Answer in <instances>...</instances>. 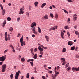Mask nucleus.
<instances>
[{
  "label": "nucleus",
  "instance_id": "11",
  "mask_svg": "<svg viewBox=\"0 0 79 79\" xmlns=\"http://www.w3.org/2000/svg\"><path fill=\"white\" fill-rule=\"evenodd\" d=\"M45 37L46 38V40L47 42H48L49 40V37L47 35H45Z\"/></svg>",
  "mask_w": 79,
  "mask_h": 79
},
{
  "label": "nucleus",
  "instance_id": "17",
  "mask_svg": "<svg viewBox=\"0 0 79 79\" xmlns=\"http://www.w3.org/2000/svg\"><path fill=\"white\" fill-rule=\"evenodd\" d=\"M5 10L4 9L2 12V15H5Z\"/></svg>",
  "mask_w": 79,
  "mask_h": 79
},
{
  "label": "nucleus",
  "instance_id": "39",
  "mask_svg": "<svg viewBox=\"0 0 79 79\" xmlns=\"http://www.w3.org/2000/svg\"><path fill=\"white\" fill-rule=\"evenodd\" d=\"M67 1H68L69 2H71L72 3L73 2V1L72 0H67Z\"/></svg>",
  "mask_w": 79,
  "mask_h": 79
},
{
  "label": "nucleus",
  "instance_id": "51",
  "mask_svg": "<svg viewBox=\"0 0 79 79\" xmlns=\"http://www.w3.org/2000/svg\"><path fill=\"white\" fill-rule=\"evenodd\" d=\"M67 34L68 35V37H69V36H70V35L69 34V33L67 32Z\"/></svg>",
  "mask_w": 79,
  "mask_h": 79
},
{
  "label": "nucleus",
  "instance_id": "52",
  "mask_svg": "<svg viewBox=\"0 0 79 79\" xmlns=\"http://www.w3.org/2000/svg\"><path fill=\"white\" fill-rule=\"evenodd\" d=\"M75 57L77 58H79V56H78V55H76Z\"/></svg>",
  "mask_w": 79,
  "mask_h": 79
},
{
  "label": "nucleus",
  "instance_id": "43",
  "mask_svg": "<svg viewBox=\"0 0 79 79\" xmlns=\"http://www.w3.org/2000/svg\"><path fill=\"white\" fill-rule=\"evenodd\" d=\"M37 48H35L34 49V52H37Z\"/></svg>",
  "mask_w": 79,
  "mask_h": 79
},
{
  "label": "nucleus",
  "instance_id": "55",
  "mask_svg": "<svg viewBox=\"0 0 79 79\" xmlns=\"http://www.w3.org/2000/svg\"><path fill=\"white\" fill-rule=\"evenodd\" d=\"M52 79H55V77L53 76V74H52Z\"/></svg>",
  "mask_w": 79,
  "mask_h": 79
},
{
  "label": "nucleus",
  "instance_id": "24",
  "mask_svg": "<svg viewBox=\"0 0 79 79\" xmlns=\"http://www.w3.org/2000/svg\"><path fill=\"white\" fill-rule=\"evenodd\" d=\"M13 27H10V29H9V31H10L11 32H12V31H13Z\"/></svg>",
  "mask_w": 79,
  "mask_h": 79
},
{
  "label": "nucleus",
  "instance_id": "14",
  "mask_svg": "<svg viewBox=\"0 0 79 79\" xmlns=\"http://www.w3.org/2000/svg\"><path fill=\"white\" fill-rule=\"evenodd\" d=\"M72 70L73 71V72H74L75 71H76V68L73 67L72 68Z\"/></svg>",
  "mask_w": 79,
  "mask_h": 79
},
{
  "label": "nucleus",
  "instance_id": "53",
  "mask_svg": "<svg viewBox=\"0 0 79 79\" xmlns=\"http://www.w3.org/2000/svg\"><path fill=\"white\" fill-rule=\"evenodd\" d=\"M55 73V74H59V72H56Z\"/></svg>",
  "mask_w": 79,
  "mask_h": 79
},
{
  "label": "nucleus",
  "instance_id": "50",
  "mask_svg": "<svg viewBox=\"0 0 79 79\" xmlns=\"http://www.w3.org/2000/svg\"><path fill=\"white\" fill-rule=\"evenodd\" d=\"M40 54H41V55H43L44 54V53H43V52H42V51L40 52Z\"/></svg>",
  "mask_w": 79,
  "mask_h": 79
},
{
  "label": "nucleus",
  "instance_id": "46",
  "mask_svg": "<svg viewBox=\"0 0 79 79\" xmlns=\"http://www.w3.org/2000/svg\"><path fill=\"white\" fill-rule=\"evenodd\" d=\"M42 78L43 79H46L45 77L44 76H42Z\"/></svg>",
  "mask_w": 79,
  "mask_h": 79
},
{
  "label": "nucleus",
  "instance_id": "58",
  "mask_svg": "<svg viewBox=\"0 0 79 79\" xmlns=\"http://www.w3.org/2000/svg\"><path fill=\"white\" fill-rule=\"evenodd\" d=\"M52 7H53V8H55V5H52Z\"/></svg>",
  "mask_w": 79,
  "mask_h": 79
},
{
  "label": "nucleus",
  "instance_id": "47",
  "mask_svg": "<svg viewBox=\"0 0 79 79\" xmlns=\"http://www.w3.org/2000/svg\"><path fill=\"white\" fill-rule=\"evenodd\" d=\"M20 19V18L19 17V18H18L17 19V21H19Z\"/></svg>",
  "mask_w": 79,
  "mask_h": 79
},
{
  "label": "nucleus",
  "instance_id": "33",
  "mask_svg": "<svg viewBox=\"0 0 79 79\" xmlns=\"http://www.w3.org/2000/svg\"><path fill=\"white\" fill-rule=\"evenodd\" d=\"M7 19L8 21H11V18L8 17L7 18Z\"/></svg>",
  "mask_w": 79,
  "mask_h": 79
},
{
  "label": "nucleus",
  "instance_id": "4",
  "mask_svg": "<svg viewBox=\"0 0 79 79\" xmlns=\"http://www.w3.org/2000/svg\"><path fill=\"white\" fill-rule=\"evenodd\" d=\"M6 56L5 55L4 56L1 57H0V61H3L5 60V58H6Z\"/></svg>",
  "mask_w": 79,
  "mask_h": 79
},
{
  "label": "nucleus",
  "instance_id": "36",
  "mask_svg": "<svg viewBox=\"0 0 79 79\" xmlns=\"http://www.w3.org/2000/svg\"><path fill=\"white\" fill-rule=\"evenodd\" d=\"M50 16L52 17V18H53V14L52 13H51L50 14Z\"/></svg>",
  "mask_w": 79,
  "mask_h": 79
},
{
  "label": "nucleus",
  "instance_id": "56",
  "mask_svg": "<svg viewBox=\"0 0 79 79\" xmlns=\"http://www.w3.org/2000/svg\"><path fill=\"white\" fill-rule=\"evenodd\" d=\"M16 73H18L19 74V73L20 74H21V73H20V70H19V71H18V72H16Z\"/></svg>",
  "mask_w": 79,
  "mask_h": 79
},
{
  "label": "nucleus",
  "instance_id": "9",
  "mask_svg": "<svg viewBox=\"0 0 79 79\" xmlns=\"http://www.w3.org/2000/svg\"><path fill=\"white\" fill-rule=\"evenodd\" d=\"M38 49L40 52H42L43 51V48H41V46H39Z\"/></svg>",
  "mask_w": 79,
  "mask_h": 79
},
{
  "label": "nucleus",
  "instance_id": "8",
  "mask_svg": "<svg viewBox=\"0 0 79 79\" xmlns=\"http://www.w3.org/2000/svg\"><path fill=\"white\" fill-rule=\"evenodd\" d=\"M23 10H22V8H21L20 10V11L19 14L20 15H21V14L22 13V14H23L24 13V11H23Z\"/></svg>",
  "mask_w": 79,
  "mask_h": 79
},
{
  "label": "nucleus",
  "instance_id": "27",
  "mask_svg": "<svg viewBox=\"0 0 79 79\" xmlns=\"http://www.w3.org/2000/svg\"><path fill=\"white\" fill-rule=\"evenodd\" d=\"M62 52H66V48H63Z\"/></svg>",
  "mask_w": 79,
  "mask_h": 79
},
{
  "label": "nucleus",
  "instance_id": "31",
  "mask_svg": "<svg viewBox=\"0 0 79 79\" xmlns=\"http://www.w3.org/2000/svg\"><path fill=\"white\" fill-rule=\"evenodd\" d=\"M63 10H64V13H67V14H68V12L67 11V10H64V9H63Z\"/></svg>",
  "mask_w": 79,
  "mask_h": 79
},
{
  "label": "nucleus",
  "instance_id": "7",
  "mask_svg": "<svg viewBox=\"0 0 79 79\" xmlns=\"http://www.w3.org/2000/svg\"><path fill=\"white\" fill-rule=\"evenodd\" d=\"M68 44L69 45H70V46H71L72 45H73V42L71 41H69L68 43Z\"/></svg>",
  "mask_w": 79,
  "mask_h": 79
},
{
  "label": "nucleus",
  "instance_id": "64",
  "mask_svg": "<svg viewBox=\"0 0 79 79\" xmlns=\"http://www.w3.org/2000/svg\"><path fill=\"white\" fill-rule=\"evenodd\" d=\"M31 79H34V77H32L31 78Z\"/></svg>",
  "mask_w": 79,
  "mask_h": 79
},
{
  "label": "nucleus",
  "instance_id": "25",
  "mask_svg": "<svg viewBox=\"0 0 79 79\" xmlns=\"http://www.w3.org/2000/svg\"><path fill=\"white\" fill-rule=\"evenodd\" d=\"M44 18L45 19H48V15H46L44 17Z\"/></svg>",
  "mask_w": 79,
  "mask_h": 79
},
{
  "label": "nucleus",
  "instance_id": "13",
  "mask_svg": "<svg viewBox=\"0 0 79 79\" xmlns=\"http://www.w3.org/2000/svg\"><path fill=\"white\" fill-rule=\"evenodd\" d=\"M47 4L46 3H44L42 4V5L41 6V8H44V6H45V5H46Z\"/></svg>",
  "mask_w": 79,
  "mask_h": 79
},
{
  "label": "nucleus",
  "instance_id": "16",
  "mask_svg": "<svg viewBox=\"0 0 79 79\" xmlns=\"http://www.w3.org/2000/svg\"><path fill=\"white\" fill-rule=\"evenodd\" d=\"M60 60H61L62 62H63L64 61H65L66 60L65 59L63 58H61L60 59Z\"/></svg>",
  "mask_w": 79,
  "mask_h": 79
},
{
  "label": "nucleus",
  "instance_id": "62",
  "mask_svg": "<svg viewBox=\"0 0 79 79\" xmlns=\"http://www.w3.org/2000/svg\"><path fill=\"white\" fill-rule=\"evenodd\" d=\"M32 37H35V35H32Z\"/></svg>",
  "mask_w": 79,
  "mask_h": 79
},
{
  "label": "nucleus",
  "instance_id": "44",
  "mask_svg": "<svg viewBox=\"0 0 79 79\" xmlns=\"http://www.w3.org/2000/svg\"><path fill=\"white\" fill-rule=\"evenodd\" d=\"M52 29V30H53V31H55V28H54V27H52L51 28Z\"/></svg>",
  "mask_w": 79,
  "mask_h": 79
},
{
  "label": "nucleus",
  "instance_id": "15",
  "mask_svg": "<svg viewBox=\"0 0 79 79\" xmlns=\"http://www.w3.org/2000/svg\"><path fill=\"white\" fill-rule=\"evenodd\" d=\"M66 70L67 71H71V68L70 67H69L67 68Z\"/></svg>",
  "mask_w": 79,
  "mask_h": 79
},
{
  "label": "nucleus",
  "instance_id": "42",
  "mask_svg": "<svg viewBox=\"0 0 79 79\" xmlns=\"http://www.w3.org/2000/svg\"><path fill=\"white\" fill-rule=\"evenodd\" d=\"M8 51V49H6V50H5L4 52V53H5L6 52H7Z\"/></svg>",
  "mask_w": 79,
  "mask_h": 79
},
{
  "label": "nucleus",
  "instance_id": "37",
  "mask_svg": "<svg viewBox=\"0 0 79 79\" xmlns=\"http://www.w3.org/2000/svg\"><path fill=\"white\" fill-rule=\"evenodd\" d=\"M33 33H34L36 35H37V31H33Z\"/></svg>",
  "mask_w": 79,
  "mask_h": 79
},
{
  "label": "nucleus",
  "instance_id": "61",
  "mask_svg": "<svg viewBox=\"0 0 79 79\" xmlns=\"http://www.w3.org/2000/svg\"><path fill=\"white\" fill-rule=\"evenodd\" d=\"M50 9H51V10H52V6H50L49 7Z\"/></svg>",
  "mask_w": 79,
  "mask_h": 79
},
{
  "label": "nucleus",
  "instance_id": "57",
  "mask_svg": "<svg viewBox=\"0 0 79 79\" xmlns=\"http://www.w3.org/2000/svg\"><path fill=\"white\" fill-rule=\"evenodd\" d=\"M3 64V62H0V65H2V64Z\"/></svg>",
  "mask_w": 79,
  "mask_h": 79
},
{
  "label": "nucleus",
  "instance_id": "38",
  "mask_svg": "<svg viewBox=\"0 0 79 79\" xmlns=\"http://www.w3.org/2000/svg\"><path fill=\"white\" fill-rule=\"evenodd\" d=\"M76 71H79V67L78 68H76Z\"/></svg>",
  "mask_w": 79,
  "mask_h": 79
},
{
  "label": "nucleus",
  "instance_id": "34",
  "mask_svg": "<svg viewBox=\"0 0 79 79\" xmlns=\"http://www.w3.org/2000/svg\"><path fill=\"white\" fill-rule=\"evenodd\" d=\"M30 63L31 64V66H34V64H33L32 62H30Z\"/></svg>",
  "mask_w": 79,
  "mask_h": 79
},
{
  "label": "nucleus",
  "instance_id": "26",
  "mask_svg": "<svg viewBox=\"0 0 79 79\" xmlns=\"http://www.w3.org/2000/svg\"><path fill=\"white\" fill-rule=\"evenodd\" d=\"M32 29L33 30H32L33 32L35 31V27H34L33 28H32Z\"/></svg>",
  "mask_w": 79,
  "mask_h": 79
},
{
  "label": "nucleus",
  "instance_id": "12",
  "mask_svg": "<svg viewBox=\"0 0 79 79\" xmlns=\"http://www.w3.org/2000/svg\"><path fill=\"white\" fill-rule=\"evenodd\" d=\"M29 61H32V62H33V61H34V59H28L27 60V62H28Z\"/></svg>",
  "mask_w": 79,
  "mask_h": 79
},
{
  "label": "nucleus",
  "instance_id": "20",
  "mask_svg": "<svg viewBox=\"0 0 79 79\" xmlns=\"http://www.w3.org/2000/svg\"><path fill=\"white\" fill-rule=\"evenodd\" d=\"M26 77L27 78V79H29V73H28L27 74Z\"/></svg>",
  "mask_w": 79,
  "mask_h": 79
},
{
  "label": "nucleus",
  "instance_id": "29",
  "mask_svg": "<svg viewBox=\"0 0 79 79\" xmlns=\"http://www.w3.org/2000/svg\"><path fill=\"white\" fill-rule=\"evenodd\" d=\"M66 61H64L63 62V63H62V65H64V64H65L66 63Z\"/></svg>",
  "mask_w": 79,
  "mask_h": 79
},
{
  "label": "nucleus",
  "instance_id": "63",
  "mask_svg": "<svg viewBox=\"0 0 79 79\" xmlns=\"http://www.w3.org/2000/svg\"><path fill=\"white\" fill-rule=\"evenodd\" d=\"M49 73H50L51 74H52V71H49Z\"/></svg>",
  "mask_w": 79,
  "mask_h": 79
},
{
  "label": "nucleus",
  "instance_id": "54",
  "mask_svg": "<svg viewBox=\"0 0 79 79\" xmlns=\"http://www.w3.org/2000/svg\"><path fill=\"white\" fill-rule=\"evenodd\" d=\"M26 15H27V16H29V13L28 12L27 13Z\"/></svg>",
  "mask_w": 79,
  "mask_h": 79
},
{
  "label": "nucleus",
  "instance_id": "23",
  "mask_svg": "<svg viewBox=\"0 0 79 79\" xmlns=\"http://www.w3.org/2000/svg\"><path fill=\"white\" fill-rule=\"evenodd\" d=\"M25 59H24V57L22 58L21 59V61H22L23 62H24V61H25Z\"/></svg>",
  "mask_w": 79,
  "mask_h": 79
},
{
  "label": "nucleus",
  "instance_id": "19",
  "mask_svg": "<svg viewBox=\"0 0 79 79\" xmlns=\"http://www.w3.org/2000/svg\"><path fill=\"white\" fill-rule=\"evenodd\" d=\"M38 32L40 33H41V29H40V28L39 27H38Z\"/></svg>",
  "mask_w": 79,
  "mask_h": 79
},
{
  "label": "nucleus",
  "instance_id": "41",
  "mask_svg": "<svg viewBox=\"0 0 79 79\" xmlns=\"http://www.w3.org/2000/svg\"><path fill=\"white\" fill-rule=\"evenodd\" d=\"M75 34H76V35H78V32L77 31H75Z\"/></svg>",
  "mask_w": 79,
  "mask_h": 79
},
{
  "label": "nucleus",
  "instance_id": "60",
  "mask_svg": "<svg viewBox=\"0 0 79 79\" xmlns=\"http://www.w3.org/2000/svg\"><path fill=\"white\" fill-rule=\"evenodd\" d=\"M19 35H20L19 33H18L17 37H19Z\"/></svg>",
  "mask_w": 79,
  "mask_h": 79
},
{
  "label": "nucleus",
  "instance_id": "2",
  "mask_svg": "<svg viewBox=\"0 0 79 79\" xmlns=\"http://www.w3.org/2000/svg\"><path fill=\"white\" fill-rule=\"evenodd\" d=\"M5 40H6V41H8V39L9 40H10V35H7V36H8V37H7V32H6L5 33Z\"/></svg>",
  "mask_w": 79,
  "mask_h": 79
},
{
  "label": "nucleus",
  "instance_id": "48",
  "mask_svg": "<svg viewBox=\"0 0 79 79\" xmlns=\"http://www.w3.org/2000/svg\"><path fill=\"white\" fill-rule=\"evenodd\" d=\"M13 49V52H14L15 53V50L14 49V48H12Z\"/></svg>",
  "mask_w": 79,
  "mask_h": 79
},
{
  "label": "nucleus",
  "instance_id": "5",
  "mask_svg": "<svg viewBox=\"0 0 79 79\" xmlns=\"http://www.w3.org/2000/svg\"><path fill=\"white\" fill-rule=\"evenodd\" d=\"M36 25H37L36 23L35 22H33L31 24V27L32 28V27H34V26L35 27V26H36Z\"/></svg>",
  "mask_w": 79,
  "mask_h": 79
},
{
  "label": "nucleus",
  "instance_id": "10",
  "mask_svg": "<svg viewBox=\"0 0 79 79\" xmlns=\"http://www.w3.org/2000/svg\"><path fill=\"white\" fill-rule=\"evenodd\" d=\"M63 35H64V33H63V31H61V36L62 39H64V37L63 36Z\"/></svg>",
  "mask_w": 79,
  "mask_h": 79
},
{
  "label": "nucleus",
  "instance_id": "40",
  "mask_svg": "<svg viewBox=\"0 0 79 79\" xmlns=\"http://www.w3.org/2000/svg\"><path fill=\"white\" fill-rule=\"evenodd\" d=\"M9 47H11V48H12V49L14 48L13 47V46L11 44H10L9 46Z\"/></svg>",
  "mask_w": 79,
  "mask_h": 79
},
{
  "label": "nucleus",
  "instance_id": "18",
  "mask_svg": "<svg viewBox=\"0 0 79 79\" xmlns=\"http://www.w3.org/2000/svg\"><path fill=\"white\" fill-rule=\"evenodd\" d=\"M34 4L35 6H37V5H38V2H35Z\"/></svg>",
  "mask_w": 79,
  "mask_h": 79
},
{
  "label": "nucleus",
  "instance_id": "30",
  "mask_svg": "<svg viewBox=\"0 0 79 79\" xmlns=\"http://www.w3.org/2000/svg\"><path fill=\"white\" fill-rule=\"evenodd\" d=\"M65 68H68V66H69V63H67L66 65H65Z\"/></svg>",
  "mask_w": 79,
  "mask_h": 79
},
{
  "label": "nucleus",
  "instance_id": "1",
  "mask_svg": "<svg viewBox=\"0 0 79 79\" xmlns=\"http://www.w3.org/2000/svg\"><path fill=\"white\" fill-rule=\"evenodd\" d=\"M23 35L22 37L20 39V42L21 44V46H23V44L24 45H26V43H25V41H23Z\"/></svg>",
  "mask_w": 79,
  "mask_h": 79
},
{
  "label": "nucleus",
  "instance_id": "22",
  "mask_svg": "<svg viewBox=\"0 0 79 79\" xmlns=\"http://www.w3.org/2000/svg\"><path fill=\"white\" fill-rule=\"evenodd\" d=\"M10 79H13V74L11 73L10 75Z\"/></svg>",
  "mask_w": 79,
  "mask_h": 79
},
{
  "label": "nucleus",
  "instance_id": "3",
  "mask_svg": "<svg viewBox=\"0 0 79 79\" xmlns=\"http://www.w3.org/2000/svg\"><path fill=\"white\" fill-rule=\"evenodd\" d=\"M6 65L4 64L2 65V72L4 73L6 69Z\"/></svg>",
  "mask_w": 79,
  "mask_h": 79
},
{
  "label": "nucleus",
  "instance_id": "28",
  "mask_svg": "<svg viewBox=\"0 0 79 79\" xmlns=\"http://www.w3.org/2000/svg\"><path fill=\"white\" fill-rule=\"evenodd\" d=\"M37 55L36 54H35L33 56V58L36 59L37 58Z\"/></svg>",
  "mask_w": 79,
  "mask_h": 79
},
{
  "label": "nucleus",
  "instance_id": "21",
  "mask_svg": "<svg viewBox=\"0 0 79 79\" xmlns=\"http://www.w3.org/2000/svg\"><path fill=\"white\" fill-rule=\"evenodd\" d=\"M71 50H74L75 49V46H73L71 48Z\"/></svg>",
  "mask_w": 79,
  "mask_h": 79
},
{
  "label": "nucleus",
  "instance_id": "32",
  "mask_svg": "<svg viewBox=\"0 0 79 79\" xmlns=\"http://www.w3.org/2000/svg\"><path fill=\"white\" fill-rule=\"evenodd\" d=\"M64 28L65 29H69V27H68V26H65Z\"/></svg>",
  "mask_w": 79,
  "mask_h": 79
},
{
  "label": "nucleus",
  "instance_id": "59",
  "mask_svg": "<svg viewBox=\"0 0 79 79\" xmlns=\"http://www.w3.org/2000/svg\"><path fill=\"white\" fill-rule=\"evenodd\" d=\"M5 24H2V27H5Z\"/></svg>",
  "mask_w": 79,
  "mask_h": 79
},
{
  "label": "nucleus",
  "instance_id": "45",
  "mask_svg": "<svg viewBox=\"0 0 79 79\" xmlns=\"http://www.w3.org/2000/svg\"><path fill=\"white\" fill-rule=\"evenodd\" d=\"M55 18H58V15L57 14H56L55 16Z\"/></svg>",
  "mask_w": 79,
  "mask_h": 79
},
{
  "label": "nucleus",
  "instance_id": "35",
  "mask_svg": "<svg viewBox=\"0 0 79 79\" xmlns=\"http://www.w3.org/2000/svg\"><path fill=\"white\" fill-rule=\"evenodd\" d=\"M6 20H5L2 24L5 25L6 24Z\"/></svg>",
  "mask_w": 79,
  "mask_h": 79
},
{
  "label": "nucleus",
  "instance_id": "49",
  "mask_svg": "<svg viewBox=\"0 0 79 79\" xmlns=\"http://www.w3.org/2000/svg\"><path fill=\"white\" fill-rule=\"evenodd\" d=\"M31 53H32V52H33V49H32V48L31 49Z\"/></svg>",
  "mask_w": 79,
  "mask_h": 79
},
{
  "label": "nucleus",
  "instance_id": "6",
  "mask_svg": "<svg viewBox=\"0 0 79 79\" xmlns=\"http://www.w3.org/2000/svg\"><path fill=\"white\" fill-rule=\"evenodd\" d=\"M19 73H16L15 74V79H18V77H19Z\"/></svg>",
  "mask_w": 79,
  "mask_h": 79
}]
</instances>
